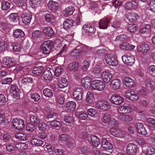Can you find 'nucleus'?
<instances>
[{"label": "nucleus", "instance_id": "nucleus-6", "mask_svg": "<svg viewBox=\"0 0 155 155\" xmlns=\"http://www.w3.org/2000/svg\"><path fill=\"white\" fill-rule=\"evenodd\" d=\"M125 96L126 98L133 101H137L138 100L139 97L137 92L132 90H128L125 92Z\"/></svg>", "mask_w": 155, "mask_h": 155}, {"label": "nucleus", "instance_id": "nucleus-60", "mask_svg": "<svg viewBox=\"0 0 155 155\" xmlns=\"http://www.w3.org/2000/svg\"><path fill=\"white\" fill-rule=\"evenodd\" d=\"M83 65L82 67V71L83 72H86L87 70L90 66V63L87 61H84L83 63Z\"/></svg>", "mask_w": 155, "mask_h": 155}, {"label": "nucleus", "instance_id": "nucleus-58", "mask_svg": "<svg viewBox=\"0 0 155 155\" xmlns=\"http://www.w3.org/2000/svg\"><path fill=\"white\" fill-rule=\"evenodd\" d=\"M149 9L151 11L155 12V1L150 0L149 3Z\"/></svg>", "mask_w": 155, "mask_h": 155}, {"label": "nucleus", "instance_id": "nucleus-40", "mask_svg": "<svg viewBox=\"0 0 155 155\" xmlns=\"http://www.w3.org/2000/svg\"><path fill=\"white\" fill-rule=\"evenodd\" d=\"M43 94L46 97L51 98L53 97V93L52 91L49 89H44L43 91Z\"/></svg>", "mask_w": 155, "mask_h": 155}, {"label": "nucleus", "instance_id": "nucleus-1", "mask_svg": "<svg viewBox=\"0 0 155 155\" xmlns=\"http://www.w3.org/2000/svg\"><path fill=\"white\" fill-rule=\"evenodd\" d=\"M54 46V42L48 40L45 41L41 46V50L42 54L45 55H49Z\"/></svg>", "mask_w": 155, "mask_h": 155}, {"label": "nucleus", "instance_id": "nucleus-23", "mask_svg": "<svg viewBox=\"0 0 155 155\" xmlns=\"http://www.w3.org/2000/svg\"><path fill=\"white\" fill-rule=\"evenodd\" d=\"M32 15L30 12L23 14L21 16V18L23 22L25 25L29 24L30 22Z\"/></svg>", "mask_w": 155, "mask_h": 155}, {"label": "nucleus", "instance_id": "nucleus-3", "mask_svg": "<svg viewBox=\"0 0 155 155\" xmlns=\"http://www.w3.org/2000/svg\"><path fill=\"white\" fill-rule=\"evenodd\" d=\"M104 58L106 63L112 67H116L118 65L117 57L114 54H107L105 55Z\"/></svg>", "mask_w": 155, "mask_h": 155}, {"label": "nucleus", "instance_id": "nucleus-17", "mask_svg": "<svg viewBox=\"0 0 155 155\" xmlns=\"http://www.w3.org/2000/svg\"><path fill=\"white\" fill-rule=\"evenodd\" d=\"M143 153L145 155H152L155 152L154 148L151 146H145L142 148Z\"/></svg>", "mask_w": 155, "mask_h": 155}, {"label": "nucleus", "instance_id": "nucleus-55", "mask_svg": "<svg viewBox=\"0 0 155 155\" xmlns=\"http://www.w3.org/2000/svg\"><path fill=\"white\" fill-rule=\"evenodd\" d=\"M87 115L85 110L80 112L78 115V118L81 120H85L87 119Z\"/></svg>", "mask_w": 155, "mask_h": 155}, {"label": "nucleus", "instance_id": "nucleus-62", "mask_svg": "<svg viewBox=\"0 0 155 155\" xmlns=\"http://www.w3.org/2000/svg\"><path fill=\"white\" fill-rule=\"evenodd\" d=\"M49 122V125L53 127H58L60 124V122L56 120L50 121Z\"/></svg>", "mask_w": 155, "mask_h": 155}, {"label": "nucleus", "instance_id": "nucleus-54", "mask_svg": "<svg viewBox=\"0 0 155 155\" xmlns=\"http://www.w3.org/2000/svg\"><path fill=\"white\" fill-rule=\"evenodd\" d=\"M9 123L8 120L7 119L4 114H0V124H7Z\"/></svg>", "mask_w": 155, "mask_h": 155}, {"label": "nucleus", "instance_id": "nucleus-7", "mask_svg": "<svg viewBox=\"0 0 155 155\" xmlns=\"http://www.w3.org/2000/svg\"><path fill=\"white\" fill-rule=\"evenodd\" d=\"M12 127L15 129L21 130L24 127V122L22 119H14L12 122Z\"/></svg>", "mask_w": 155, "mask_h": 155}, {"label": "nucleus", "instance_id": "nucleus-41", "mask_svg": "<svg viewBox=\"0 0 155 155\" xmlns=\"http://www.w3.org/2000/svg\"><path fill=\"white\" fill-rule=\"evenodd\" d=\"M73 23L72 20L67 19L64 22L63 28L65 29H67L72 26Z\"/></svg>", "mask_w": 155, "mask_h": 155}, {"label": "nucleus", "instance_id": "nucleus-50", "mask_svg": "<svg viewBox=\"0 0 155 155\" xmlns=\"http://www.w3.org/2000/svg\"><path fill=\"white\" fill-rule=\"evenodd\" d=\"M64 121L68 124H73L74 120L72 117L69 115L64 116Z\"/></svg>", "mask_w": 155, "mask_h": 155}, {"label": "nucleus", "instance_id": "nucleus-16", "mask_svg": "<svg viewBox=\"0 0 155 155\" xmlns=\"http://www.w3.org/2000/svg\"><path fill=\"white\" fill-rule=\"evenodd\" d=\"M123 82L124 85L129 88H131L135 86L134 81L128 77H125L123 78Z\"/></svg>", "mask_w": 155, "mask_h": 155}, {"label": "nucleus", "instance_id": "nucleus-51", "mask_svg": "<svg viewBox=\"0 0 155 155\" xmlns=\"http://www.w3.org/2000/svg\"><path fill=\"white\" fill-rule=\"evenodd\" d=\"M43 68L42 66L35 67L32 70L33 73L36 75L39 74L42 72Z\"/></svg>", "mask_w": 155, "mask_h": 155}, {"label": "nucleus", "instance_id": "nucleus-34", "mask_svg": "<svg viewBox=\"0 0 155 155\" xmlns=\"http://www.w3.org/2000/svg\"><path fill=\"white\" fill-rule=\"evenodd\" d=\"M119 119L122 122H129L132 120V117L128 115H121L119 116Z\"/></svg>", "mask_w": 155, "mask_h": 155}, {"label": "nucleus", "instance_id": "nucleus-26", "mask_svg": "<svg viewBox=\"0 0 155 155\" xmlns=\"http://www.w3.org/2000/svg\"><path fill=\"white\" fill-rule=\"evenodd\" d=\"M42 32L45 35L48 37H51L54 34L53 30L50 27L44 28L42 30Z\"/></svg>", "mask_w": 155, "mask_h": 155}, {"label": "nucleus", "instance_id": "nucleus-30", "mask_svg": "<svg viewBox=\"0 0 155 155\" xmlns=\"http://www.w3.org/2000/svg\"><path fill=\"white\" fill-rule=\"evenodd\" d=\"M109 22V20L106 18L100 20L99 22V28L102 29H107Z\"/></svg>", "mask_w": 155, "mask_h": 155}, {"label": "nucleus", "instance_id": "nucleus-20", "mask_svg": "<svg viewBox=\"0 0 155 155\" xmlns=\"http://www.w3.org/2000/svg\"><path fill=\"white\" fill-rule=\"evenodd\" d=\"M19 89L14 85H12L10 87V93L13 97L18 99L19 97Z\"/></svg>", "mask_w": 155, "mask_h": 155}, {"label": "nucleus", "instance_id": "nucleus-61", "mask_svg": "<svg viewBox=\"0 0 155 155\" xmlns=\"http://www.w3.org/2000/svg\"><path fill=\"white\" fill-rule=\"evenodd\" d=\"M146 122L149 126L152 127L155 126V119L153 118H148L146 119Z\"/></svg>", "mask_w": 155, "mask_h": 155}, {"label": "nucleus", "instance_id": "nucleus-38", "mask_svg": "<svg viewBox=\"0 0 155 155\" xmlns=\"http://www.w3.org/2000/svg\"><path fill=\"white\" fill-rule=\"evenodd\" d=\"M111 117L110 115L108 113H105L101 118V121L104 124H108L110 122Z\"/></svg>", "mask_w": 155, "mask_h": 155}, {"label": "nucleus", "instance_id": "nucleus-49", "mask_svg": "<svg viewBox=\"0 0 155 155\" xmlns=\"http://www.w3.org/2000/svg\"><path fill=\"white\" fill-rule=\"evenodd\" d=\"M44 17L45 21L48 22H53L55 20L54 17L50 14H46L44 15Z\"/></svg>", "mask_w": 155, "mask_h": 155}, {"label": "nucleus", "instance_id": "nucleus-2", "mask_svg": "<svg viewBox=\"0 0 155 155\" xmlns=\"http://www.w3.org/2000/svg\"><path fill=\"white\" fill-rule=\"evenodd\" d=\"M105 87L104 83L101 80L95 79L92 80L91 90L98 91H103Z\"/></svg>", "mask_w": 155, "mask_h": 155}, {"label": "nucleus", "instance_id": "nucleus-44", "mask_svg": "<svg viewBox=\"0 0 155 155\" xmlns=\"http://www.w3.org/2000/svg\"><path fill=\"white\" fill-rule=\"evenodd\" d=\"M11 4L8 2L3 1L1 4V8L3 10H8L10 9Z\"/></svg>", "mask_w": 155, "mask_h": 155}, {"label": "nucleus", "instance_id": "nucleus-64", "mask_svg": "<svg viewBox=\"0 0 155 155\" xmlns=\"http://www.w3.org/2000/svg\"><path fill=\"white\" fill-rule=\"evenodd\" d=\"M41 31L39 30H36L34 31L32 35V38L33 39H35L39 38L41 35Z\"/></svg>", "mask_w": 155, "mask_h": 155}, {"label": "nucleus", "instance_id": "nucleus-33", "mask_svg": "<svg viewBox=\"0 0 155 155\" xmlns=\"http://www.w3.org/2000/svg\"><path fill=\"white\" fill-rule=\"evenodd\" d=\"M68 84L67 80L64 78L59 79L58 82V86L61 88H64L67 87Z\"/></svg>", "mask_w": 155, "mask_h": 155}, {"label": "nucleus", "instance_id": "nucleus-5", "mask_svg": "<svg viewBox=\"0 0 155 155\" xmlns=\"http://www.w3.org/2000/svg\"><path fill=\"white\" fill-rule=\"evenodd\" d=\"M124 98L121 96L116 94L112 95L109 98L110 102L111 104L116 105H120L124 102Z\"/></svg>", "mask_w": 155, "mask_h": 155}, {"label": "nucleus", "instance_id": "nucleus-57", "mask_svg": "<svg viewBox=\"0 0 155 155\" xmlns=\"http://www.w3.org/2000/svg\"><path fill=\"white\" fill-rule=\"evenodd\" d=\"M13 47V50L14 51H19L21 50L20 46L19 44L16 42H13L11 44Z\"/></svg>", "mask_w": 155, "mask_h": 155}, {"label": "nucleus", "instance_id": "nucleus-25", "mask_svg": "<svg viewBox=\"0 0 155 155\" xmlns=\"http://www.w3.org/2000/svg\"><path fill=\"white\" fill-rule=\"evenodd\" d=\"M101 145L102 148L105 150H111L113 147V144L109 142L105 138H102Z\"/></svg>", "mask_w": 155, "mask_h": 155}, {"label": "nucleus", "instance_id": "nucleus-9", "mask_svg": "<svg viewBox=\"0 0 155 155\" xmlns=\"http://www.w3.org/2000/svg\"><path fill=\"white\" fill-rule=\"evenodd\" d=\"M92 81L91 77L86 76L82 79L81 85L85 89H88L91 90Z\"/></svg>", "mask_w": 155, "mask_h": 155}, {"label": "nucleus", "instance_id": "nucleus-31", "mask_svg": "<svg viewBox=\"0 0 155 155\" xmlns=\"http://www.w3.org/2000/svg\"><path fill=\"white\" fill-rule=\"evenodd\" d=\"M74 11V7L72 6L68 7L64 11V15L65 17H68L72 15Z\"/></svg>", "mask_w": 155, "mask_h": 155}, {"label": "nucleus", "instance_id": "nucleus-46", "mask_svg": "<svg viewBox=\"0 0 155 155\" xmlns=\"http://www.w3.org/2000/svg\"><path fill=\"white\" fill-rule=\"evenodd\" d=\"M138 28L137 25L136 24H130L128 25L127 29L129 32L131 33L135 32Z\"/></svg>", "mask_w": 155, "mask_h": 155}, {"label": "nucleus", "instance_id": "nucleus-19", "mask_svg": "<svg viewBox=\"0 0 155 155\" xmlns=\"http://www.w3.org/2000/svg\"><path fill=\"white\" fill-rule=\"evenodd\" d=\"M131 109L130 107L124 105L118 107L117 109V111L120 114H126L130 112Z\"/></svg>", "mask_w": 155, "mask_h": 155}, {"label": "nucleus", "instance_id": "nucleus-42", "mask_svg": "<svg viewBox=\"0 0 155 155\" xmlns=\"http://www.w3.org/2000/svg\"><path fill=\"white\" fill-rule=\"evenodd\" d=\"M29 121L31 124L37 125L39 122V117L36 115H31L30 117Z\"/></svg>", "mask_w": 155, "mask_h": 155}, {"label": "nucleus", "instance_id": "nucleus-4", "mask_svg": "<svg viewBox=\"0 0 155 155\" xmlns=\"http://www.w3.org/2000/svg\"><path fill=\"white\" fill-rule=\"evenodd\" d=\"M95 107L99 110L105 111L109 109L110 105L107 101L105 100H101L95 104Z\"/></svg>", "mask_w": 155, "mask_h": 155}, {"label": "nucleus", "instance_id": "nucleus-47", "mask_svg": "<svg viewBox=\"0 0 155 155\" xmlns=\"http://www.w3.org/2000/svg\"><path fill=\"white\" fill-rule=\"evenodd\" d=\"M79 66L78 63L73 62L70 63L68 67V69L70 71H74L77 69Z\"/></svg>", "mask_w": 155, "mask_h": 155}, {"label": "nucleus", "instance_id": "nucleus-24", "mask_svg": "<svg viewBox=\"0 0 155 155\" xmlns=\"http://www.w3.org/2000/svg\"><path fill=\"white\" fill-rule=\"evenodd\" d=\"M89 142L94 147H97L100 143L99 138L96 136L91 135L89 140Z\"/></svg>", "mask_w": 155, "mask_h": 155}, {"label": "nucleus", "instance_id": "nucleus-29", "mask_svg": "<svg viewBox=\"0 0 155 155\" xmlns=\"http://www.w3.org/2000/svg\"><path fill=\"white\" fill-rule=\"evenodd\" d=\"M85 101L89 104H91L94 103V95L90 91L87 92L85 97Z\"/></svg>", "mask_w": 155, "mask_h": 155}, {"label": "nucleus", "instance_id": "nucleus-32", "mask_svg": "<svg viewBox=\"0 0 155 155\" xmlns=\"http://www.w3.org/2000/svg\"><path fill=\"white\" fill-rule=\"evenodd\" d=\"M126 17L128 20L132 22L136 21L139 18V16L136 14L133 13L127 14Z\"/></svg>", "mask_w": 155, "mask_h": 155}, {"label": "nucleus", "instance_id": "nucleus-27", "mask_svg": "<svg viewBox=\"0 0 155 155\" xmlns=\"http://www.w3.org/2000/svg\"><path fill=\"white\" fill-rule=\"evenodd\" d=\"M13 35L15 38H21L24 37L25 34L21 29H16L13 30Z\"/></svg>", "mask_w": 155, "mask_h": 155}, {"label": "nucleus", "instance_id": "nucleus-43", "mask_svg": "<svg viewBox=\"0 0 155 155\" xmlns=\"http://www.w3.org/2000/svg\"><path fill=\"white\" fill-rule=\"evenodd\" d=\"M56 100L58 104L61 105L63 104L64 101L63 95L62 94H58L56 96Z\"/></svg>", "mask_w": 155, "mask_h": 155}, {"label": "nucleus", "instance_id": "nucleus-63", "mask_svg": "<svg viewBox=\"0 0 155 155\" xmlns=\"http://www.w3.org/2000/svg\"><path fill=\"white\" fill-rule=\"evenodd\" d=\"M137 94L140 97H144L147 95V93L145 90L143 88L140 89L137 92Z\"/></svg>", "mask_w": 155, "mask_h": 155}, {"label": "nucleus", "instance_id": "nucleus-11", "mask_svg": "<svg viewBox=\"0 0 155 155\" xmlns=\"http://www.w3.org/2000/svg\"><path fill=\"white\" fill-rule=\"evenodd\" d=\"M122 59L125 64L130 66L132 65L135 61L134 57L132 55H124L122 56Z\"/></svg>", "mask_w": 155, "mask_h": 155}, {"label": "nucleus", "instance_id": "nucleus-13", "mask_svg": "<svg viewBox=\"0 0 155 155\" xmlns=\"http://www.w3.org/2000/svg\"><path fill=\"white\" fill-rule=\"evenodd\" d=\"M109 132L111 134L117 137L123 138L125 136L124 133L119 129L111 128L109 130Z\"/></svg>", "mask_w": 155, "mask_h": 155}, {"label": "nucleus", "instance_id": "nucleus-48", "mask_svg": "<svg viewBox=\"0 0 155 155\" xmlns=\"http://www.w3.org/2000/svg\"><path fill=\"white\" fill-rule=\"evenodd\" d=\"M76 107V103L74 101L68 102L66 104V107L68 110L73 111L74 109Z\"/></svg>", "mask_w": 155, "mask_h": 155}, {"label": "nucleus", "instance_id": "nucleus-10", "mask_svg": "<svg viewBox=\"0 0 155 155\" xmlns=\"http://www.w3.org/2000/svg\"><path fill=\"white\" fill-rule=\"evenodd\" d=\"M137 150V146L135 144L129 143L127 146L126 152L128 155H135Z\"/></svg>", "mask_w": 155, "mask_h": 155}, {"label": "nucleus", "instance_id": "nucleus-8", "mask_svg": "<svg viewBox=\"0 0 155 155\" xmlns=\"http://www.w3.org/2000/svg\"><path fill=\"white\" fill-rule=\"evenodd\" d=\"M2 63L8 68L15 66L16 63L14 58L10 57H5L3 58Z\"/></svg>", "mask_w": 155, "mask_h": 155}, {"label": "nucleus", "instance_id": "nucleus-18", "mask_svg": "<svg viewBox=\"0 0 155 155\" xmlns=\"http://www.w3.org/2000/svg\"><path fill=\"white\" fill-rule=\"evenodd\" d=\"M51 68H48L42 75V77L43 79L46 81L48 82L51 81L53 78V75L50 71Z\"/></svg>", "mask_w": 155, "mask_h": 155}, {"label": "nucleus", "instance_id": "nucleus-12", "mask_svg": "<svg viewBox=\"0 0 155 155\" xmlns=\"http://www.w3.org/2000/svg\"><path fill=\"white\" fill-rule=\"evenodd\" d=\"M113 74L108 71H104L101 73V79L102 81L104 83H109L111 80Z\"/></svg>", "mask_w": 155, "mask_h": 155}, {"label": "nucleus", "instance_id": "nucleus-53", "mask_svg": "<svg viewBox=\"0 0 155 155\" xmlns=\"http://www.w3.org/2000/svg\"><path fill=\"white\" fill-rule=\"evenodd\" d=\"M46 112V117L48 118L52 117L54 115L53 112L51 110L50 107L48 106L45 107L44 110Z\"/></svg>", "mask_w": 155, "mask_h": 155}, {"label": "nucleus", "instance_id": "nucleus-21", "mask_svg": "<svg viewBox=\"0 0 155 155\" xmlns=\"http://www.w3.org/2000/svg\"><path fill=\"white\" fill-rule=\"evenodd\" d=\"M95 23L91 22L85 24L83 27V29L87 32L94 33L96 31L94 28Z\"/></svg>", "mask_w": 155, "mask_h": 155}, {"label": "nucleus", "instance_id": "nucleus-15", "mask_svg": "<svg viewBox=\"0 0 155 155\" xmlns=\"http://www.w3.org/2000/svg\"><path fill=\"white\" fill-rule=\"evenodd\" d=\"M83 94V91L80 88L76 87L75 88L73 93L74 97L78 101H81Z\"/></svg>", "mask_w": 155, "mask_h": 155}, {"label": "nucleus", "instance_id": "nucleus-52", "mask_svg": "<svg viewBox=\"0 0 155 155\" xmlns=\"http://www.w3.org/2000/svg\"><path fill=\"white\" fill-rule=\"evenodd\" d=\"M68 136L65 134H61L59 137V141L61 143H66L68 141Z\"/></svg>", "mask_w": 155, "mask_h": 155}, {"label": "nucleus", "instance_id": "nucleus-14", "mask_svg": "<svg viewBox=\"0 0 155 155\" xmlns=\"http://www.w3.org/2000/svg\"><path fill=\"white\" fill-rule=\"evenodd\" d=\"M135 128L136 132L140 134L145 135L147 134L145 127L141 123H138L136 124L135 126Z\"/></svg>", "mask_w": 155, "mask_h": 155}, {"label": "nucleus", "instance_id": "nucleus-59", "mask_svg": "<svg viewBox=\"0 0 155 155\" xmlns=\"http://www.w3.org/2000/svg\"><path fill=\"white\" fill-rule=\"evenodd\" d=\"M32 78L28 77L23 78L21 80V83L24 84H28L32 82Z\"/></svg>", "mask_w": 155, "mask_h": 155}, {"label": "nucleus", "instance_id": "nucleus-37", "mask_svg": "<svg viewBox=\"0 0 155 155\" xmlns=\"http://www.w3.org/2000/svg\"><path fill=\"white\" fill-rule=\"evenodd\" d=\"M12 2L15 5L19 7H25L26 5L25 0H12Z\"/></svg>", "mask_w": 155, "mask_h": 155}, {"label": "nucleus", "instance_id": "nucleus-22", "mask_svg": "<svg viewBox=\"0 0 155 155\" xmlns=\"http://www.w3.org/2000/svg\"><path fill=\"white\" fill-rule=\"evenodd\" d=\"M121 82L118 79L113 80L110 83V88L113 90H117L120 88Z\"/></svg>", "mask_w": 155, "mask_h": 155}, {"label": "nucleus", "instance_id": "nucleus-28", "mask_svg": "<svg viewBox=\"0 0 155 155\" xmlns=\"http://www.w3.org/2000/svg\"><path fill=\"white\" fill-rule=\"evenodd\" d=\"M139 32L140 33L142 34H150L151 32L150 25L149 24L146 25L144 27L140 29Z\"/></svg>", "mask_w": 155, "mask_h": 155}, {"label": "nucleus", "instance_id": "nucleus-56", "mask_svg": "<svg viewBox=\"0 0 155 155\" xmlns=\"http://www.w3.org/2000/svg\"><path fill=\"white\" fill-rule=\"evenodd\" d=\"M15 137L16 138L22 140H26V136L25 134L22 133H18L16 134Z\"/></svg>", "mask_w": 155, "mask_h": 155}, {"label": "nucleus", "instance_id": "nucleus-35", "mask_svg": "<svg viewBox=\"0 0 155 155\" xmlns=\"http://www.w3.org/2000/svg\"><path fill=\"white\" fill-rule=\"evenodd\" d=\"M8 18L11 22H16L18 21L19 17L17 13H12L8 17Z\"/></svg>", "mask_w": 155, "mask_h": 155}, {"label": "nucleus", "instance_id": "nucleus-36", "mask_svg": "<svg viewBox=\"0 0 155 155\" xmlns=\"http://www.w3.org/2000/svg\"><path fill=\"white\" fill-rule=\"evenodd\" d=\"M47 6L48 7L51 9L56 10L58 6V4L57 2L53 0H50L48 2Z\"/></svg>", "mask_w": 155, "mask_h": 155}, {"label": "nucleus", "instance_id": "nucleus-45", "mask_svg": "<svg viewBox=\"0 0 155 155\" xmlns=\"http://www.w3.org/2000/svg\"><path fill=\"white\" fill-rule=\"evenodd\" d=\"M32 144L37 146H41L44 143L43 141L38 140L36 138H33L30 141Z\"/></svg>", "mask_w": 155, "mask_h": 155}, {"label": "nucleus", "instance_id": "nucleus-39", "mask_svg": "<svg viewBox=\"0 0 155 155\" xmlns=\"http://www.w3.org/2000/svg\"><path fill=\"white\" fill-rule=\"evenodd\" d=\"M87 112L88 115L91 117L95 118L97 116L98 111L95 108H91L87 110Z\"/></svg>", "mask_w": 155, "mask_h": 155}]
</instances>
